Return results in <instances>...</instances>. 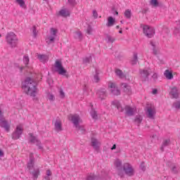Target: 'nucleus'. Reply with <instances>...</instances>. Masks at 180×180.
Returning <instances> with one entry per match:
<instances>
[{
  "mask_svg": "<svg viewBox=\"0 0 180 180\" xmlns=\"http://www.w3.org/2000/svg\"><path fill=\"white\" fill-rule=\"evenodd\" d=\"M22 88L25 94L29 96H36V94H37L36 82L30 77H27L25 80L22 82Z\"/></svg>",
  "mask_w": 180,
  "mask_h": 180,
  "instance_id": "nucleus-1",
  "label": "nucleus"
},
{
  "mask_svg": "<svg viewBox=\"0 0 180 180\" xmlns=\"http://www.w3.org/2000/svg\"><path fill=\"white\" fill-rule=\"evenodd\" d=\"M151 74H153V70L150 68H145L139 70V78L143 82L148 81Z\"/></svg>",
  "mask_w": 180,
  "mask_h": 180,
  "instance_id": "nucleus-2",
  "label": "nucleus"
},
{
  "mask_svg": "<svg viewBox=\"0 0 180 180\" xmlns=\"http://www.w3.org/2000/svg\"><path fill=\"white\" fill-rule=\"evenodd\" d=\"M6 39L10 47L15 48L18 46V37L13 32H11L8 33L6 37Z\"/></svg>",
  "mask_w": 180,
  "mask_h": 180,
  "instance_id": "nucleus-3",
  "label": "nucleus"
},
{
  "mask_svg": "<svg viewBox=\"0 0 180 180\" xmlns=\"http://www.w3.org/2000/svg\"><path fill=\"white\" fill-rule=\"evenodd\" d=\"M49 33L50 34L46 38V41L47 44H52V43H54V40H56V38L57 37L58 30H57L56 28H51Z\"/></svg>",
  "mask_w": 180,
  "mask_h": 180,
  "instance_id": "nucleus-4",
  "label": "nucleus"
},
{
  "mask_svg": "<svg viewBox=\"0 0 180 180\" xmlns=\"http://www.w3.org/2000/svg\"><path fill=\"white\" fill-rule=\"evenodd\" d=\"M22 133H23V125L22 124H20L16 126L15 131L12 134L13 140H18L20 139Z\"/></svg>",
  "mask_w": 180,
  "mask_h": 180,
  "instance_id": "nucleus-5",
  "label": "nucleus"
},
{
  "mask_svg": "<svg viewBox=\"0 0 180 180\" xmlns=\"http://www.w3.org/2000/svg\"><path fill=\"white\" fill-rule=\"evenodd\" d=\"M143 30L144 34L148 37L149 39H151L153 36H154L155 31L154 30V27H150L148 25H144L143 27Z\"/></svg>",
  "mask_w": 180,
  "mask_h": 180,
  "instance_id": "nucleus-6",
  "label": "nucleus"
},
{
  "mask_svg": "<svg viewBox=\"0 0 180 180\" xmlns=\"http://www.w3.org/2000/svg\"><path fill=\"white\" fill-rule=\"evenodd\" d=\"M156 113H157V111L154 105H150L147 107V110H146L147 117H148L149 119H151L152 120H154V119L155 118Z\"/></svg>",
  "mask_w": 180,
  "mask_h": 180,
  "instance_id": "nucleus-7",
  "label": "nucleus"
},
{
  "mask_svg": "<svg viewBox=\"0 0 180 180\" xmlns=\"http://www.w3.org/2000/svg\"><path fill=\"white\" fill-rule=\"evenodd\" d=\"M123 171L128 176H133L134 175V169L131 165L129 163H124L123 165Z\"/></svg>",
  "mask_w": 180,
  "mask_h": 180,
  "instance_id": "nucleus-8",
  "label": "nucleus"
},
{
  "mask_svg": "<svg viewBox=\"0 0 180 180\" xmlns=\"http://www.w3.org/2000/svg\"><path fill=\"white\" fill-rule=\"evenodd\" d=\"M108 89L111 92L112 95H120V90H119L115 83L109 82Z\"/></svg>",
  "mask_w": 180,
  "mask_h": 180,
  "instance_id": "nucleus-9",
  "label": "nucleus"
},
{
  "mask_svg": "<svg viewBox=\"0 0 180 180\" xmlns=\"http://www.w3.org/2000/svg\"><path fill=\"white\" fill-rule=\"evenodd\" d=\"M55 68H56V71L60 75H64L67 72V70H65V69H64V68L63 67L61 61L58 60H56Z\"/></svg>",
  "mask_w": 180,
  "mask_h": 180,
  "instance_id": "nucleus-10",
  "label": "nucleus"
},
{
  "mask_svg": "<svg viewBox=\"0 0 180 180\" xmlns=\"http://www.w3.org/2000/svg\"><path fill=\"white\" fill-rule=\"evenodd\" d=\"M70 120H72L74 126H75V127H78V126L79 125V123H81L82 122V120H81V117H79V115L75 114V115H70L69 116Z\"/></svg>",
  "mask_w": 180,
  "mask_h": 180,
  "instance_id": "nucleus-11",
  "label": "nucleus"
},
{
  "mask_svg": "<svg viewBox=\"0 0 180 180\" xmlns=\"http://www.w3.org/2000/svg\"><path fill=\"white\" fill-rule=\"evenodd\" d=\"M30 143H33V144H36V146H37L39 150H43V145L41 144V142L39 141L37 137L33 136V134H30Z\"/></svg>",
  "mask_w": 180,
  "mask_h": 180,
  "instance_id": "nucleus-12",
  "label": "nucleus"
},
{
  "mask_svg": "<svg viewBox=\"0 0 180 180\" xmlns=\"http://www.w3.org/2000/svg\"><path fill=\"white\" fill-rule=\"evenodd\" d=\"M0 127L4 129L7 133L11 131V124H9V122H8V121H6L4 117L0 118Z\"/></svg>",
  "mask_w": 180,
  "mask_h": 180,
  "instance_id": "nucleus-13",
  "label": "nucleus"
},
{
  "mask_svg": "<svg viewBox=\"0 0 180 180\" xmlns=\"http://www.w3.org/2000/svg\"><path fill=\"white\" fill-rule=\"evenodd\" d=\"M125 115L127 116H133L136 112V108H131V106L126 105L125 108Z\"/></svg>",
  "mask_w": 180,
  "mask_h": 180,
  "instance_id": "nucleus-14",
  "label": "nucleus"
},
{
  "mask_svg": "<svg viewBox=\"0 0 180 180\" xmlns=\"http://www.w3.org/2000/svg\"><path fill=\"white\" fill-rule=\"evenodd\" d=\"M121 88L125 92V94H127V95H131V87L129 86V84L126 83H122L121 84Z\"/></svg>",
  "mask_w": 180,
  "mask_h": 180,
  "instance_id": "nucleus-15",
  "label": "nucleus"
},
{
  "mask_svg": "<svg viewBox=\"0 0 180 180\" xmlns=\"http://www.w3.org/2000/svg\"><path fill=\"white\" fill-rule=\"evenodd\" d=\"M170 95H171V97L174 99L178 98V97L179 96V91H178V88L175 86L172 88V90L170 91Z\"/></svg>",
  "mask_w": 180,
  "mask_h": 180,
  "instance_id": "nucleus-16",
  "label": "nucleus"
},
{
  "mask_svg": "<svg viewBox=\"0 0 180 180\" xmlns=\"http://www.w3.org/2000/svg\"><path fill=\"white\" fill-rule=\"evenodd\" d=\"M91 146L93 147V148H94V150H99V147L101 146V142H99L98 139L92 138Z\"/></svg>",
  "mask_w": 180,
  "mask_h": 180,
  "instance_id": "nucleus-17",
  "label": "nucleus"
},
{
  "mask_svg": "<svg viewBox=\"0 0 180 180\" xmlns=\"http://www.w3.org/2000/svg\"><path fill=\"white\" fill-rule=\"evenodd\" d=\"M55 130L57 133H60V131H63V124H61V121L56 120L54 124Z\"/></svg>",
  "mask_w": 180,
  "mask_h": 180,
  "instance_id": "nucleus-18",
  "label": "nucleus"
},
{
  "mask_svg": "<svg viewBox=\"0 0 180 180\" xmlns=\"http://www.w3.org/2000/svg\"><path fill=\"white\" fill-rule=\"evenodd\" d=\"M37 58L41 63H43L44 64L49 61V56L47 55L37 53Z\"/></svg>",
  "mask_w": 180,
  "mask_h": 180,
  "instance_id": "nucleus-19",
  "label": "nucleus"
},
{
  "mask_svg": "<svg viewBox=\"0 0 180 180\" xmlns=\"http://www.w3.org/2000/svg\"><path fill=\"white\" fill-rule=\"evenodd\" d=\"M34 165V158L33 157V154H30V161L27 163V168L28 169H32Z\"/></svg>",
  "mask_w": 180,
  "mask_h": 180,
  "instance_id": "nucleus-20",
  "label": "nucleus"
},
{
  "mask_svg": "<svg viewBox=\"0 0 180 180\" xmlns=\"http://www.w3.org/2000/svg\"><path fill=\"white\" fill-rule=\"evenodd\" d=\"M97 95L100 99H105L106 98V90L101 89L97 91Z\"/></svg>",
  "mask_w": 180,
  "mask_h": 180,
  "instance_id": "nucleus-21",
  "label": "nucleus"
},
{
  "mask_svg": "<svg viewBox=\"0 0 180 180\" xmlns=\"http://www.w3.org/2000/svg\"><path fill=\"white\" fill-rule=\"evenodd\" d=\"M112 106H115V108H117L119 112H123V107H122V104H120V103L117 100L113 101L112 102Z\"/></svg>",
  "mask_w": 180,
  "mask_h": 180,
  "instance_id": "nucleus-22",
  "label": "nucleus"
},
{
  "mask_svg": "<svg viewBox=\"0 0 180 180\" xmlns=\"http://www.w3.org/2000/svg\"><path fill=\"white\" fill-rule=\"evenodd\" d=\"M114 165L115 167H116L118 171L120 172L123 170V167H122V160L119 159L115 160V161L114 162Z\"/></svg>",
  "mask_w": 180,
  "mask_h": 180,
  "instance_id": "nucleus-23",
  "label": "nucleus"
},
{
  "mask_svg": "<svg viewBox=\"0 0 180 180\" xmlns=\"http://www.w3.org/2000/svg\"><path fill=\"white\" fill-rule=\"evenodd\" d=\"M164 76L165 77L166 79H173L174 75H172V72L169 71V70H166L164 72Z\"/></svg>",
  "mask_w": 180,
  "mask_h": 180,
  "instance_id": "nucleus-24",
  "label": "nucleus"
},
{
  "mask_svg": "<svg viewBox=\"0 0 180 180\" xmlns=\"http://www.w3.org/2000/svg\"><path fill=\"white\" fill-rule=\"evenodd\" d=\"M115 18H113V17L112 16H110L108 18V22H107V24H106V26L108 27H112V26H113V25H115Z\"/></svg>",
  "mask_w": 180,
  "mask_h": 180,
  "instance_id": "nucleus-25",
  "label": "nucleus"
},
{
  "mask_svg": "<svg viewBox=\"0 0 180 180\" xmlns=\"http://www.w3.org/2000/svg\"><path fill=\"white\" fill-rule=\"evenodd\" d=\"M170 143H171V140H169V139H165L163 141L162 146L160 148L161 151H164V148H165V147H168V146H169Z\"/></svg>",
  "mask_w": 180,
  "mask_h": 180,
  "instance_id": "nucleus-26",
  "label": "nucleus"
},
{
  "mask_svg": "<svg viewBox=\"0 0 180 180\" xmlns=\"http://www.w3.org/2000/svg\"><path fill=\"white\" fill-rule=\"evenodd\" d=\"M59 15L63 18H67V16H70V11L68 9H62L59 11Z\"/></svg>",
  "mask_w": 180,
  "mask_h": 180,
  "instance_id": "nucleus-27",
  "label": "nucleus"
},
{
  "mask_svg": "<svg viewBox=\"0 0 180 180\" xmlns=\"http://www.w3.org/2000/svg\"><path fill=\"white\" fill-rule=\"evenodd\" d=\"M74 37L75 39H77V40H82V33L81 31H76L74 33Z\"/></svg>",
  "mask_w": 180,
  "mask_h": 180,
  "instance_id": "nucleus-28",
  "label": "nucleus"
},
{
  "mask_svg": "<svg viewBox=\"0 0 180 180\" xmlns=\"http://www.w3.org/2000/svg\"><path fill=\"white\" fill-rule=\"evenodd\" d=\"M32 175L34 179H37V178H39V175H40V170L39 169H34L32 172Z\"/></svg>",
  "mask_w": 180,
  "mask_h": 180,
  "instance_id": "nucleus-29",
  "label": "nucleus"
},
{
  "mask_svg": "<svg viewBox=\"0 0 180 180\" xmlns=\"http://www.w3.org/2000/svg\"><path fill=\"white\" fill-rule=\"evenodd\" d=\"M150 45L152 46V50L153 51V54H155V56H157V54H158V49L155 47V42L151 41Z\"/></svg>",
  "mask_w": 180,
  "mask_h": 180,
  "instance_id": "nucleus-30",
  "label": "nucleus"
},
{
  "mask_svg": "<svg viewBox=\"0 0 180 180\" xmlns=\"http://www.w3.org/2000/svg\"><path fill=\"white\" fill-rule=\"evenodd\" d=\"M115 74L117 77H119V78H124V74H123V72L121 70L116 69Z\"/></svg>",
  "mask_w": 180,
  "mask_h": 180,
  "instance_id": "nucleus-31",
  "label": "nucleus"
},
{
  "mask_svg": "<svg viewBox=\"0 0 180 180\" xmlns=\"http://www.w3.org/2000/svg\"><path fill=\"white\" fill-rule=\"evenodd\" d=\"M46 98H47L48 101H49L51 103L54 102L56 101V96H54V94H53L51 93H49L47 94Z\"/></svg>",
  "mask_w": 180,
  "mask_h": 180,
  "instance_id": "nucleus-32",
  "label": "nucleus"
},
{
  "mask_svg": "<svg viewBox=\"0 0 180 180\" xmlns=\"http://www.w3.org/2000/svg\"><path fill=\"white\" fill-rule=\"evenodd\" d=\"M131 63L133 65H134L135 64H137V63H139V58L137 56L136 53H134V56H133L132 60H131Z\"/></svg>",
  "mask_w": 180,
  "mask_h": 180,
  "instance_id": "nucleus-33",
  "label": "nucleus"
},
{
  "mask_svg": "<svg viewBox=\"0 0 180 180\" xmlns=\"http://www.w3.org/2000/svg\"><path fill=\"white\" fill-rule=\"evenodd\" d=\"M124 15L127 19L131 18V10L127 9L124 11Z\"/></svg>",
  "mask_w": 180,
  "mask_h": 180,
  "instance_id": "nucleus-34",
  "label": "nucleus"
},
{
  "mask_svg": "<svg viewBox=\"0 0 180 180\" xmlns=\"http://www.w3.org/2000/svg\"><path fill=\"white\" fill-rule=\"evenodd\" d=\"M115 40H116V39H115V37H113L110 35L106 36L105 41H107V43H114Z\"/></svg>",
  "mask_w": 180,
  "mask_h": 180,
  "instance_id": "nucleus-35",
  "label": "nucleus"
},
{
  "mask_svg": "<svg viewBox=\"0 0 180 180\" xmlns=\"http://www.w3.org/2000/svg\"><path fill=\"white\" fill-rule=\"evenodd\" d=\"M91 60H92V56H89L83 59V63L86 65L91 63Z\"/></svg>",
  "mask_w": 180,
  "mask_h": 180,
  "instance_id": "nucleus-36",
  "label": "nucleus"
},
{
  "mask_svg": "<svg viewBox=\"0 0 180 180\" xmlns=\"http://www.w3.org/2000/svg\"><path fill=\"white\" fill-rule=\"evenodd\" d=\"M150 4L151 6H153L154 8H157L160 5L158 0H150Z\"/></svg>",
  "mask_w": 180,
  "mask_h": 180,
  "instance_id": "nucleus-37",
  "label": "nucleus"
},
{
  "mask_svg": "<svg viewBox=\"0 0 180 180\" xmlns=\"http://www.w3.org/2000/svg\"><path fill=\"white\" fill-rule=\"evenodd\" d=\"M91 116L93 119H94L95 120L96 119H98V114L96 113V111H95V110L91 109V112H90Z\"/></svg>",
  "mask_w": 180,
  "mask_h": 180,
  "instance_id": "nucleus-38",
  "label": "nucleus"
},
{
  "mask_svg": "<svg viewBox=\"0 0 180 180\" xmlns=\"http://www.w3.org/2000/svg\"><path fill=\"white\" fill-rule=\"evenodd\" d=\"M86 180H98V176L94 174H91L87 176Z\"/></svg>",
  "mask_w": 180,
  "mask_h": 180,
  "instance_id": "nucleus-39",
  "label": "nucleus"
},
{
  "mask_svg": "<svg viewBox=\"0 0 180 180\" xmlns=\"http://www.w3.org/2000/svg\"><path fill=\"white\" fill-rule=\"evenodd\" d=\"M76 129H78V131L80 134H84V133H85V127L83 126L78 125V127H76Z\"/></svg>",
  "mask_w": 180,
  "mask_h": 180,
  "instance_id": "nucleus-40",
  "label": "nucleus"
},
{
  "mask_svg": "<svg viewBox=\"0 0 180 180\" xmlns=\"http://www.w3.org/2000/svg\"><path fill=\"white\" fill-rule=\"evenodd\" d=\"M135 122L137 123V124H140V123L143 122V117H141V115H137L135 117Z\"/></svg>",
  "mask_w": 180,
  "mask_h": 180,
  "instance_id": "nucleus-41",
  "label": "nucleus"
},
{
  "mask_svg": "<svg viewBox=\"0 0 180 180\" xmlns=\"http://www.w3.org/2000/svg\"><path fill=\"white\" fill-rule=\"evenodd\" d=\"M179 171V167L176 166V165H173L172 167V172H173V174H178Z\"/></svg>",
  "mask_w": 180,
  "mask_h": 180,
  "instance_id": "nucleus-42",
  "label": "nucleus"
},
{
  "mask_svg": "<svg viewBox=\"0 0 180 180\" xmlns=\"http://www.w3.org/2000/svg\"><path fill=\"white\" fill-rule=\"evenodd\" d=\"M30 61V60L29 59V56L25 55L23 57V63L25 65H27L29 64V62Z\"/></svg>",
  "mask_w": 180,
  "mask_h": 180,
  "instance_id": "nucleus-43",
  "label": "nucleus"
},
{
  "mask_svg": "<svg viewBox=\"0 0 180 180\" xmlns=\"http://www.w3.org/2000/svg\"><path fill=\"white\" fill-rule=\"evenodd\" d=\"M15 1L21 8H26V6L25 5V0H15Z\"/></svg>",
  "mask_w": 180,
  "mask_h": 180,
  "instance_id": "nucleus-44",
  "label": "nucleus"
},
{
  "mask_svg": "<svg viewBox=\"0 0 180 180\" xmlns=\"http://www.w3.org/2000/svg\"><path fill=\"white\" fill-rule=\"evenodd\" d=\"M59 95L61 99H64V98H65V93H64V91H63L62 89L59 90Z\"/></svg>",
  "mask_w": 180,
  "mask_h": 180,
  "instance_id": "nucleus-45",
  "label": "nucleus"
},
{
  "mask_svg": "<svg viewBox=\"0 0 180 180\" xmlns=\"http://www.w3.org/2000/svg\"><path fill=\"white\" fill-rule=\"evenodd\" d=\"M173 107L175 108L176 109H180V101L174 103Z\"/></svg>",
  "mask_w": 180,
  "mask_h": 180,
  "instance_id": "nucleus-46",
  "label": "nucleus"
},
{
  "mask_svg": "<svg viewBox=\"0 0 180 180\" xmlns=\"http://www.w3.org/2000/svg\"><path fill=\"white\" fill-rule=\"evenodd\" d=\"M99 72L98 71H96V75H94V81L96 82H99Z\"/></svg>",
  "mask_w": 180,
  "mask_h": 180,
  "instance_id": "nucleus-47",
  "label": "nucleus"
},
{
  "mask_svg": "<svg viewBox=\"0 0 180 180\" xmlns=\"http://www.w3.org/2000/svg\"><path fill=\"white\" fill-rule=\"evenodd\" d=\"M86 33L87 34H92V27H91V25L87 27Z\"/></svg>",
  "mask_w": 180,
  "mask_h": 180,
  "instance_id": "nucleus-48",
  "label": "nucleus"
},
{
  "mask_svg": "<svg viewBox=\"0 0 180 180\" xmlns=\"http://www.w3.org/2000/svg\"><path fill=\"white\" fill-rule=\"evenodd\" d=\"M152 78L153 81H157V79H158V74L157 72H154L152 75Z\"/></svg>",
  "mask_w": 180,
  "mask_h": 180,
  "instance_id": "nucleus-49",
  "label": "nucleus"
},
{
  "mask_svg": "<svg viewBox=\"0 0 180 180\" xmlns=\"http://www.w3.org/2000/svg\"><path fill=\"white\" fill-rule=\"evenodd\" d=\"M32 34H33L34 37H37V31L36 30V26L33 27Z\"/></svg>",
  "mask_w": 180,
  "mask_h": 180,
  "instance_id": "nucleus-50",
  "label": "nucleus"
},
{
  "mask_svg": "<svg viewBox=\"0 0 180 180\" xmlns=\"http://www.w3.org/2000/svg\"><path fill=\"white\" fill-rule=\"evenodd\" d=\"M69 5H71L72 6H74L77 4V2L75 0H68Z\"/></svg>",
  "mask_w": 180,
  "mask_h": 180,
  "instance_id": "nucleus-51",
  "label": "nucleus"
},
{
  "mask_svg": "<svg viewBox=\"0 0 180 180\" xmlns=\"http://www.w3.org/2000/svg\"><path fill=\"white\" fill-rule=\"evenodd\" d=\"M52 175H53V173L51 172V170L50 169L46 170V173L45 176H49L51 178Z\"/></svg>",
  "mask_w": 180,
  "mask_h": 180,
  "instance_id": "nucleus-52",
  "label": "nucleus"
},
{
  "mask_svg": "<svg viewBox=\"0 0 180 180\" xmlns=\"http://www.w3.org/2000/svg\"><path fill=\"white\" fill-rule=\"evenodd\" d=\"M140 168L142 171H146V165L143 162H141V164L140 165Z\"/></svg>",
  "mask_w": 180,
  "mask_h": 180,
  "instance_id": "nucleus-53",
  "label": "nucleus"
},
{
  "mask_svg": "<svg viewBox=\"0 0 180 180\" xmlns=\"http://www.w3.org/2000/svg\"><path fill=\"white\" fill-rule=\"evenodd\" d=\"M93 16H94V19L98 18V12H96V10L93 11Z\"/></svg>",
  "mask_w": 180,
  "mask_h": 180,
  "instance_id": "nucleus-54",
  "label": "nucleus"
},
{
  "mask_svg": "<svg viewBox=\"0 0 180 180\" xmlns=\"http://www.w3.org/2000/svg\"><path fill=\"white\" fill-rule=\"evenodd\" d=\"M4 118V112L2 111V105H0V119Z\"/></svg>",
  "mask_w": 180,
  "mask_h": 180,
  "instance_id": "nucleus-55",
  "label": "nucleus"
},
{
  "mask_svg": "<svg viewBox=\"0 0 180 180\" xmlns=\"http://www.w3.org/2000/svg\"><path fill=\"white\" fill-rule=\"evenodd\" d=\"M150 137L152 139V143H155V139H157V135L153 134Z\"/></svg>",
  "mask_w": 180,
  "mask_h": 180,
  "instance_id": "nucleus-56",
  "label": "nucleus"
},
{
  "mask_svg": "<svg viewBox=\"0 0 180 180\" xmlns=\"http://www.w3.org/2000/svg\"><path fill=\"white\" fill-rule=\"evenodd\" d=\"M44 179L45 180H51V177H50L49 176H44Z\"/></svg>",
  "mask_w": 180,
  "mask_h": 180,
  "instance_id": "nucleus-57",
  "label": "nucleus"
},
{
  "mask_svg": "<svg viewBox=\"0 0 180 180\" xmlns=\"http://www.w3.org/2000/svg\"><path fill=\"white\" fill-rule=\"evenodd\" d=\"M157 92H158L157 89H153V91H152V94L153 95H155V94H157Z\"/></svg>",
  "mask_w": 180,
  "mask_h": 180,
  "instance_id": "nucleus-58",
  "label": "nucleus"
},
{
  "mask_svg": "<svg viewBox=\"0 0 180 180\" xmlns=\"http://www.w3.org/2000/svg\"><path fill=\"white\" fill-rule=\"evenodd\" d=\"M4 156V151L2 150H0V158Z\"/></svg>",
  "mask_w": 180,
  "mask_h": 180,
  "instance_id": "nucleus-59",
  "label": "nucleus"
},
{
  "mask_svg": "<svg viewBox=\"0 0 180 180\" xmlns=\"http://www.w3.org/2000/svg\"><path fill=\"white\" fill-rule=\"evenodd\" d=\"M111 150H116V145H113Z\"/></svg>",
  "mask_w": 180,
  "mask_h": 180,
  "instance_id": "nucleus-60",
  "label": "nucleus"
},
{
  "mask_svg": "<svg viewBox=\"0 0 180 180\" xmlns=\"http://www.w3.org/2000/svg\"><path fill=\"white\" fill-rule=\"evenodd\" d=\"M119 33L122 34V33H123V31L120 30Z\"/></svg>",
  "mask_w": 180,
  "mask_h": 180,
  "instance_id": "nucleus-61",
  "label": "nucleus"
},
{
  "mask_svg": "<svg viewBox=\"0 0 180 180\" xmlns=\"http://www.w3.org/2000/svg\"><path fill=\"white\" fill-rule=\"evenodd\" d=\"M115 15H119V13L117 11H116Z\"/></svg>",
  "mask_w": 180,
  "mask_h": 180,
  "instance_id": "nucleus-62",
  "label": "nucleus"
},
{
  "mask_svg": "<svg viewBox=\"0 0 180 180\" xmlns=\"http://www.w3.org/2000/svg\"><path fill=\"white\" fill-rule=\"evenodd\" d=\"M22 70H23V68H20V71H22Z\"/></svg>",
  "mask_w": 180,
  "mask_h": 180,
  "instance_id": "nucleus-63",
  "label": "nucleus"
},
{
  "mask_svg": "<svg viewBox=\"0 0 180 180\" xmlns=\"http://www.w3.org/2000/svg\"><path fill=\"white\" fill-rule=\"evenodd\" d=\"M119 27H120L119 25H117V26L116 27L117 29H119Z\"/></svg>",
  "mask_w": 180,
  "mask_h": 180,
  "instance_id": "nucleus-64",
  "label": "nucleus"
}]
</instances>
